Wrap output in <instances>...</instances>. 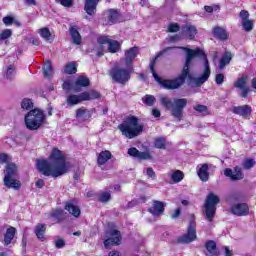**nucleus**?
Masks as SVG:
<instances>
[{
	"instance_id": "42",
	"label": "nucleus",
	"mask_w": 256,
	"mask_h": 256,
	"mask_svg": "<svg viewBox=\"0 0 256 256\" xmlns=\"http://www.w3.org/2000/svg\"><path fill=\"white\" fill-rule=\"evenodd\" d=\"M40 37L45 39L46 41H50L51 39V30L47 27H43L39 30Z\"/></svg>"
},
{
	"instance_id": "26",
	"label": "nucleus",
	"mask_w": 256,
	"mask_h": 256,
	"mask_svg": "<svg viewBox=\"0 0 256 256\" xmlns=\"http://www.w3.org/2000/svg\"><path fill=\"white\" fill-rule=\"evenodd\" d=\"M181 35H187L188 39L193 41L197 35V27L193 25H184L182 26Z\"/></svg>"
},
{
	"instance_id": "37",
	"label": "nucleus",
	"mask_w": 256,
	"mask_h": 256,
	"mask_svg": "<svg viewBox=\"0 0 256 256\" xmlns=\"http://www.w3.org/2000/svg\"><path fill=\"white\" fill-rule=\"evenodd\" d=\"M173 183H181L182 179H185V174L181 170H176L171 174Z\"/></svg>"
},
{
	"instance_id": "47",
	"label": "nucleus",
	"mask_w": 256,
	"mask_h": 256,
	"mask_svg": "<svg viewBox=\"0 0 256 256\" xmlns=\"http://www.w3.org/2000/svg\"><path fill=\"white\" fill-rule=\"evenodd\" d=\"M242 27H243L244 31H247V32L253 31V21L244 20L242 22Z\"/></svg>"
},
{
	"instance_id": "7",
	"label": "nucleus",
	"mask_w": 256,
	"mask_h": 256,
	"mask_svg": "<svg viewBox=\"0 0 256 256\" xmlns=\"http://www.w3.org/2000/svg\"><path fill=\"white\" fill-rule=\"evenodd\" d=\"M131 75H133V67L123 68L119 65L113 66L109 70V76L113 83L119 85H126L131 81Z\"/></svg>"
},
{
	"instance_id": "28",
	"label": "nucleus",
	"mask_w": 256,
	"mask_h": 256,
	"mask_svg": "<svg viewBox=\"0 0 256 256\" xmlns=\"http://www.w3.org/2000/svg\"><path fill=\"white\" fill-rule=\"evenodd\" d=\"M21 185V181L15 179V177L4 178V186L7 187V189H14V191H19V189H21Z\"/></svg>"
},
{
	"instance_id": "32",
	"label": "nucleus",
	"mask_w": 256,
	"mask_h": 256,
	"mask_svg": "<svg viewBox=\"0 0 256 256\" xmlns=\"http://www.w3.org/2000/svg\"><path fill=\"white\" fill-rule=\"evenodd\" d=\"M197 175L199 179H201L204 183L209 181V164H202V166L197 171Z\"/></svg>"
},
{
	"instance_id": "50",
	"label": "nucleus",
	"mask_w": 256,
	"mask_h": 256,
	"mask_svg": "<svg viewBox=\"0 0 256 256\" xmlns=\"http://www.w3.org/2000/svg\"><path fill=\"white\" fill-rule=\"evenodd\" d=\"M181 26L177 23H170L168 25V31L169 33H178V31H180Z\"/></svg>"
},
{
	"instance_id": "11",
	"label": "nucleus",
	"mask_w": 256,
	"mask_h": 256,
	"mask_svg": "<svg viewBox=\"0 0 256 256\" xmlns=\"http://www.w3.org/2000/svg\"><path fill=\"white\" fill-rule=\"evenodd\" d=\"M119 19H121V12L117 9L111 8L103 13L101 23L104 26L115 25V23L119 22Z\"/></svg>"
},
{
	"instance_id": "13",
	"label": "nucleus",
	"mask_w": 256,
	"mask_h": 256,
	"mask_svg": "<svg viewBox=\"0 0 256 256\" xmlns=\"http://www.w3.org/2000/svg\"><path fill=\"white\" fill-rule=\"evenodd\" d=\"M233 170L231 168L224 169L225 177H228L230 181H241L245 179V174L243 173V170L241 169V167L235 166Z\"/></svg>"
},
{
	"instance_id": "25",
	"label": "nucleus",
	"mask_w": 256,
	"mask_h": 256,
	"mask_svg": "<svg viewBox=\"0 0 256 256\" xmlns=\"http://www.w3.org/2000/svg\"><path fill=\"white\" fill-rule=\"evenodd\" d=\"M70 37L74 45H81L83 38H81V33H79V27L70 26L69 28Z\"/></svg>"
},
{
	"instance_id": "24",
	"label": "nucleus",
	"mask_w": 256,
	"mask_h": 256,
	"mask_svg": "<svg viewBox=\"0 0 256 256\" xmlns=\"http://www.w3.org/2000/svg\"><path fill=\"white\" fill-rule=\"evenodd\" d=\"M74 85H75L76 91H81L83 87H89L91 85V80L89 79V77L85 75H80L77 77Z\"/></svg>"
},
{
	"instance_id": "44",
	"label": "nucleus",
	"mask_w": 256,
	"mask_h": 256,
	"mask_svg": "<svg viewBox=\"0 0 256 256\" xmlns=\"http://www.w3.org/2000/svg\"><path fill=\"white\" fill-rule=\"evenodd\" d=\"M33 107V101L29 98H24L21 102V108L26 109L27 111L31 110Z\"/></svg>"
},
{
	"instance_id": "36",
	"label": "nucleus",
	"mask_w": 256,
	"mask_h": 256,
	"mask_svg": "<svg viewBox=\"0 0 256 256\" xmlns=\"http://www.w3.org/2000/svg\"><path fill=\"white\" fill-rule=\"evenodd\" d=\"M121 49V43L117 40H110L108 44L109 53H117Z\"/></svg>"
},
{
	"instance_id": "22",
	"label": "nucleus",
	"mask_w": 256,
	"mask_h": 256,
	"mask_svg": "<svg viewBox=\"0 0 256 256\" xmlns=\"http://www.w3.org/2000/svg\"><path fill=\"white\" fill-rule=\"evenodd\" d=\"M15 235H17V228L10 226L9 228L6 229L3 240L5 247H8V245H11V243H13Z\"/></svg>"
},
{
	"instance_id": "16",
	"label": "nucleus",
	"mask_w": 256,
	"mask_h": 256,
	"mask_svg": "<svg viewBox=\"0 0 256 256\" xmlns=\"http://www.w3.org/2000/svg\"><path fill=\"white\" fill-rule=\"evenodd\" d=\"M232 113H234V115H239L242 119H250L251 113H253V108L247 104L234 106L232 108Z\"/></svg>"
},
{
	"instance_id": "52",
	"label": "nucleus",
	"mask_w": 256,
	"mask_h": 256,
	"mask_svg": "<svg viewBox=\"0 0 256 256\" xmlns=\"http://www.w3.org/2000/svg\"><path fill=\"white\" fill-rule=\"evenodd\" d=\"M2 21L6 27H11V25H13V23H15V18L13 16H5L2 19Z\"/></svg>"
},
{
	"instance_id": "43",
	"label": "nucleus",
	"mask_w": 256,
	"mask_h": 256,
	"mask_svg": "<svg viewBox=\"0 0 256 256\" xmlns=\"http://www.w3.org/2000/svg\"><path fill=\"white\" fill-rule=\"evenodd\" d=\"M194 111H197V113H205V115H211V112H209V108L205 105L198 104L193 107Z\"/></svg>"
},
{
	"instance_id": "48",
	"label": "nucleus",
	"mask_w": 256,
	"mask_h": 256,
	"mask_svg": "<svg viewBox=\"0 0 256 256\" xmlns=\"http://www.w3.org/2000/svg\"><path fill=\"white\" fill-rule=\"evenodd\" d=\"M15 73H17L15 71V67L13 65H9L6 71V78L7 79H12L15 77Z\"/></svg>"
},
{
	"instance_id": "1",
	"label": "nucleus",
	"mask_w": 256,
	"mask_h": 256,
	"mask_svg": "<svg viewBox=\"0 0 256 256\" xmlns=\"http://www.w3.org/2000/svg\"><path fill=\"white\" fill-rule=\"evenodd\" d=\"M173 49H176V47H165L150 62V71L155 81H157L163 89H167L168 91L179 89V87L185 85L187 79L188 85L195 83L196 87H201L203 83L209 80L211 76V66H209L207 54L200 48H186V60L178 77L172 80L159 77L155 71V63H157V59H159L161 55L167 53V51H173Z\"/></svg>"
},
{
	"instance_id": "39",
	"label": "nucleus",
	"mask_w": 256,
	"mask_h": 256,
	"mask_svg": "<svg viewBox=\"0 0 256 256\" xmlns=\"http://www.w3.org/2000/svg\"><path fill=\"white\" fill-rule=\"evenodd\" d=\"M242 165L246 171H249L250 169H253V167H255L256 162L253 158H246Z\"/></svg>"
},
{
	"instance_id": "49",
	"label": "nucleus",
	"mask_w": 256,
	"mask_h": 256,
	"mask_svg": "<svg viewBox=\"0 0 256 256\" xmlns=\"http://www.w3.org/2000/svg\"><path fill=\"white\" fill-rule=\"evenodd\" d=\"M140 151L136 147H130L127 154L134 159H138Z\"/></svg>"
},
{
	"instance_id": "31",
	"label": "nucleus",
	"mask_w": 256,
	"mask_h": 256,
	"mask_svg": "<svg viewBox=\"0 0 256 256\" xmlns=\"http://www.w3.org/2000/svg\"><path fill=\"white\" fill-rule=\"evenodd\" d=\"M18 171H19V169L17 168V165L15 163H8L6 165L4 179H10L13 177H17Z\"/></svg>"
},
{
	"instance_id": "61",
	"label": "nucleus",
	"mask_w": 256,
	"mask_h": 256,
	"mask_svg": "<svg viewBox=\"0 0 256 256\" xmlns=\"http://www.w3.org/2000/svg\"><path fill=\"white\" fill-rule=\"evenodd\" d=\"M181 39H182L181 35L176 34V35L170 37V42L177 43V41H181Z\"/></svg>"
},
{
	"instance_id": "54",
	"label": "nucleus",
	"mask_w": 256,
	"mask_h": 256,
	"mask_svg": "<svg viewBox=\"0 0 256 256\" xmlns=\"http://www.w3.org/2000/svg\"><path fill=\"white\" fill-rule=\"evenodd\" d=\"M55 2L62 5V7H73V0H55Z\"/></svg>"
},
{
	"instance_id": "21",
	"label": "nucleus",
	"mask_w": 256,
	"mask_h": 256,
	"mask_svg": "<svg viewBox=\"0 0 256 256\" xmlns=\"http://www.w3.org/2000/svg\"><path fill=\"white\" fill-rule=\"evenodd\" d=\"M64 209L72 215V217H75V219H79V217H81V208L71 202H65Z\"/></svg>"
},
{
	"instance_id": "35",
	"label": "nucleus",
	"mask_w": 256,
	"mask_h": 256,
	"mask_svg": "<svg viewBox=\"0 0 256 256\" xmlns=\"http://www.w3.org/2000/svg\"><path fill=\"white\" fill-rule=\"evenodd\" d=\"M64 72L66 75H75L77 73V62H68L65 65Z\"/></svg>"
},
{
	"instance_id": "30",
	"label": "nucleus",
	"mask_w": 256,
	"mask_h": 256,
	"mask_svg": "<svg viewBox=\"0 0 256 256\" xmlns=\"http://www.w3.org/2000/svg\"><path fill=\"white\" fill-rule=\"evenodd\" d=\"M47 231V225L38 223L34 228V233L39 241H45V233Z\"/></svg>"
},
{
	"instance_id": "10",
	"label": "nucleus",
	"mask_w": 256,
	"mask_h": 256,
	"mask_svg": "<svg viewBox=\"0 0 256 256\" xmlns=\"http://www.w3.org/2000/svg\"><path fill=\"white\" fill-rule=\"evenodd\" d=\"M108 234L110 235V238L104 240L105 249H109V247H117L121 245V242L123 241V236H121V231L115 228H110L108 230Z\"/></svg>"
},
{
	"instance_id": "60",
	"label": "nucleus",
	"mask_w": 256,
	"mask_h": 256,
	"mask_svg": "<svg viewBox=\"0 0 256 256\" xmlns=\"http://www.w3.org/2000/svg\"><path fill=\"white\" fill-rule=\"evenodd\" d=\"M71 87H72V84L69 80L64 81L62 84V88L65 89L66 91H71Z\"/></svg>"
},
{
	"instance_id": "9",
	"label": "nucleus",
	"mask_w": 256,
	"mask_h": 256,
	"mask_svg": "<svg viewBox=\"0 0 256 256\" xmlns=\"http://www.w3.org/2000/svg\"><path fill=\"white\" fill-rule=\"evenodd\" d=\"M219 203H221V198L215 195V193L210 192L207 195L204 203V215L205 219L208 220L209 223H211L215 218V214L217 213V205H219Z\"/></svg>"
},
{
	"instance_id": "45",
	"label": "nucleus",
	"mask_w": 256,
	"mask_h": 256,
	"mask_svg": "<svg viewBox=\"0 0 256 256\" xmlns=\"http://www.w3.org/2000/svg\"><path fill=\"white\" fill-rule=\"evenodd\" d=\"M138 159L140 161H148L153 159V156L151 155V152H139Z\"/></svg>"
},
{
	"instance_id": "59",
	"label": "nucleus",
	"mask_w": 256,
	"mask_h": 256,
	"mask_svg": "<svg viewBox=\"0 0 256 256\" xmlns=\"http://www.w3.org/2000/svg\"><path fill=\"white\" fill-rule=\"evenodd\" d=\"M9 161V154L7 153H0V163H7Z\"/></svg>"
},
{
	"instance_id": "46",
	"label": "nucleus",
	"mask_w": 256,
	"mask_h": 256,
	"mask_svg": "<svg viewBox=\"0 0 256 256\" xmlns=\"http://www.w3.org/2000/svg\"><path fill=\"white\" fill-rule=\"evenodd\" d=\"M165 143V138H156L154 141V146L156 147V149H165Z\"/></svg>"
},
{
	"instance_id": "18",
	"label": "nucleus",
	"mask_w": 256,
	"mask_h": 256,
	"mask_svg": "<svg viewBox=\"0 0 256 256\" xmlns=\"http://www.w3.org/2000/svg\"><path fill=\"white\" fill-rule=\"evenodd\" d=\"M101 0H85L84 3V11H86L87 15L93 17L95 13H97V5Z\"/></svg>"
},
{
	"instance_id": "53",
	"label": "nucleus",
	"mask_w": 256,
	"mask_h": 256,
	"mask_svg": "<svg viewBox=\"0 0 256 256\" xmlns=\"http://www.w3.org/2000/svg\"><path fill=\"white\" fill-rule=\"evenodd\" d=\"M215 83L216 85H223V83H225V74L223 73L216 74Z\"/></svg>"
},
{
	"instance_id": "62",
	"label": "nucleus",
	"mask_w": 256,
	"mask_h": 256,
	"mask_svg": "<svg viewBox=\"0 0 256 256\" xmlns=\"http://www.w3.org/2000/svg\"><path fill=\"white\" fill-rule=\"evenodd\" d=\"M136 205H139V201L132 200V201L128 202L127 209H133V207H136Z\"/></svg>"
},
{
	"instance_id": "51",
	"label": "nucleus",
	"mask_w": 256,
	"mask_h": 256,
	"mask_svg": "<svg viewBox=\"0 0 256 256\" xmlns=\"http://www.w3.org/2000/svg\"><path fill=\"white\" fill-rule=\"evenodd\" d=\"M97 43H99V45H109L111 39H109V36H99L97 38Z\"/></svg>"
},
{
	"instance_id": "5",
	"label": "nucleus",
	"mask_w": 256,
	"mask_h": 256,
	"mask_svg": "<svg viewBox=\"0 0 256 256\" xmlns=\"http://www.w3.org/2000/svg\"><path fill=\"white\" fill-rule=\"evenodd\" d=\"M45 119L43 110L34 108L25 115L24 122L29 131H39L45 124Z\"/></svg>"
},
{
	"instance_id": "57",
	"label": "nucleus",
	"mask_w": 256,
	"mask_h": 256,
	"mask_svg": "<svg viewBox=\"0 0 256 256\" xmlns=\"http://www.w3.org/2000/svg\"><path fill=\"white\" fill-rule=\"evenodd\" d=\"M54 243H55L56 249H63V247H65V240H63L62 238L55 240Z\"/></svg>"
},
{
	"instance_id": "15",
	"label": "nucleus",
	"mask_w": 256,
	"mask_h": 256,
	"mask_svg": "<svg viewBox=\"0 0 256 256\" xmlns=\"http://www.w3.org/2000/svg\"><path fill=\"white\" fill-rule=\"evenodd\" d=\"M249 81V76L248 75H243L242 77L238 78L236 82H234V87L236 89H240L241 92V97L244 99L247 98V95H249V87H247V82Z\"/></svg>"
},
{
	"instance_id": "34",
	"label": "nucleus",
	"mask_w": 256,
	"mask_h": 256,
	"mask_svg": "<svg viewBox=\"0 0 256 256\" xmlns=\"http://www.w3.org/2000/svg\"><path fill=\"white\" fill-rule=\"evenodd\" d=\"M53 64L51 63V60H46L43 66V75L46 79H49V77L53 76Z\"/></svg>"
},
{
	"instance_id": "33",
	"label": "nucleus",
	"mask_w": 256,
	"mask_h": 256,
	"mask_svg": "<svg viewBox=\"0 0 256 256\" xmlns=\"http://www.w3.org/2000/svg\"><path fill=\"white\" fill-rule=\"evenodd\" d=\"M51 217H53V219L57 220V223H63V221H65V219H67V214L65 213V211L61 208H57L56 210H54L51 213Z\"/></svg>"
},
{
	"instance_id": "63",
	"label": "nucleus",
	"mask_w": 256,
	"mask_h": 256,
	"mask_svg": "<svg viewBox=\"0 0 256 256\" xmlns=\"http://www.w3.org/2000/svg\"><path fill=\"white\" fill-rule=\"evenodd\" d=\"M181 215V208H177L174 213L171 214V219H177Z\"/></svg>"
},
{
	"instance_id": "38",
	"label": "nucleus",
	"mask_w": 256,
	"mask_h": 256,
	"mask_svg": "<svg viewBox=\"0 0 256 256\" xmlns=\"http://www.w3.org/2000/svg\"><path fill=\"white\" fill-rule=\"evenodd\" d=\"M99 203H109L111 201V193L104 191L99 194L98 199Z\"/></svg>"
},
{
	"instance_id": "17",
	"label": "nucleus",
	"mask_w": 256,
	"mask_h": 256,
	"mask_svg": "<svg viewBox=\"0 0 256 256\" xmlns=\"http://www.w3.org/2000/svg\"><path fill=\"white\" fill-rule=\"evenodd\" d=\"M137 55H139V48L137 46L125 50L124 63L126 65H133V62L137 58Z\"/></svg>"
},
{
	"instance_id": "12",
	"label": "nucleus",
	"mask_w": 256,
	"mask_h": 256,
	"mask_svg": "<svg viewBox=\"0 0 256 256\" xmlns=\"http://www.w3.org/2000/svg\"><path fill=\"white\" fill-rule=\"evenodd\" d=\"M165 207H167L165 202L152 200V206L148 208L147 211L150 213V215H153V217H161V215L165 213Z\"/></svg>"
},
{
	"instance_id": "6",
	"label": "nucleus",
	"mask_w": 256,
	"mask_h": 256,
	"mask_svg": "<svg viewBox=\"0 0 256 256\" xmlns=\"http://www.w3.org/2000/svg\"><path fill=\"white\" fill-rule=\"evenodd\" d=\"M197 241V222L195 221V214H192L189 219V224L186 233L178 236L174 241V245H189Z\"/></svg>"
},
{
	"instance_id": "4",
	"label": "nucleus",
	"mask_w": 256,
	"mask_h": 256,
	"mask_svg": "<svg viewBox=\"0 0 256 256\" xmlns=\"http://www.w3.org/2000/svg\"><path fill=\"white\" fill-rule=\"evenodd\" d=\"M161 104L165 109L170 111L172 117L177 119V121H183V111L187 107L186 98H175L173 101L167 97H162L160 99Z\"/></svg>"
},
{
	"instance_id": "20",
	"label": "nucleus",
	"mask_w": 256,
	"mask_h": 256,
	"mask_svg": "<svg viewBox=\"0 0 256 256\" xmlns=\"http://www.w3.org/2000/svg\"><path fill=\"white\" fill-rule=\"evenodd\" d=\"M206 249L205 255L219 256L221 253L217 250V242L214 240H207L204 244Z\"/></svg>"
},
{
	"instance_id": "40",
	"label": "nucleus",
	"mask_w": 256,
	"mask_h": 256,
	"mask_svg": "<svg viewBox=\"0 0 256 256\" xmlns=\"http://www.w3.org/2000/svg\"><path fill=\"white\" fill-rule=\"evenodd\" d=\"M12 36H13V30L4 29L2 32H0V43H2V41H7V39H10V37Z\"/></svg>"
},
{
	"instance_id": "8",
	"label": "nucleus",
	"mask_w": 256,
	"mask_h": 256,
	"mask_svg": "<svg viewBox=\"0 0 256 256\" xmlns=\"http://www.w3.org/2000/svg\"><path fill=\"white\" fill-rule=\"evenodd\" d=\"M95 99H101V92L90 89L89 91H85L77 94H70L66 98V103L69 105V107H73L75 105H79V103H83V101H93Z\"/></svg>"
},
{
	"instance_id": "29",
	"label": "nucleus",
	"mask_w": 256,
	"mask_h": 256,
	"mask_svg": "<svg viewBox=\"0 0 256 256\" xmlns=\"http://www.w3.org/2000/svg\"><path fill=\"white\" fill-rule=\"evenodd\" d=\"M232 59H233V54L231 53V51H225L219 61L220 71H223V69H225V67H227L229 63H231Z\"/></svg>"
},
{
	"instance_id": "23",
	"label": "nucleus",
	"mask_w": 256,
	"mask_h": 256,
	"mask_svg": "<svg viewBox=\"0 0 256 256\" xmlns=\"http://www.w3.org/2000/svg\"><path fill=\"white\" fill-rule=\"evenodd\" d=\"M113 159V154L109 150L101 151L97 156L98 167H103L107 161Z\"/></svg>"
},
{
	"instance_id": "56",
	"label": "nucleus",
	"mask_w": 256,
	"mask_h": 256,
	"mask_svg": "<svg viewBox=\"0 0 256 256\" xmlns=\"http://www.w3.org/2000/svg\"><path fill=\"white\" fill-rule=\"evenodd\" d=\"M239 17H240V19H242V22H243V21H248V20H249V11H247V10H242V11L239 13Z\"/></svg>"
},
{
	"instance_id": "64",
	"label": "nucleus",
	"mask_w": 256,
	"mask_h": 256,
	"mask_svg": "<svg viewBox=\"0 0 256 256\" xmlns=\"http://www.w3.org/2000/svg\"><path fill=\"white\" fill-rule=\"evenodd\" d=\"M44 185H45V180H43V179H38V180L36 181V187H37L38 189H43Z\"/></svg>"
},
{
	"instance_id": "58",
	"label": "nucleus",
	"mask_w": 256,
	"mask_h": 256,
	"mask_svg": "<svg viewBox=\"0 0 256 256\" xmlns=\"http://www.w3.org/2000/svg\"><path fill=\"white\" fill-rule=\"evenodd\" d=\"M146 174L148 175V177H151V179H157V175L155 174V170H153V168H151V167L147 168Z\"/></svg>"
},
{
	"instance_id": "3",
	"label": "nucleus",
	"mask_w": 256,
	"mask_h": 256,
	"mask_svg": "<svg viewBox=\"0 0 256 256\" xmlns=\"http://www.w3.org/2000/svg\"><path fill=\"white\" fill-rule=\"evenodd\" d=\"M118 129L126 139H135V137H139L143 133L144 126L139 124L137 116L130 115L118 125Z\"/></svg>"
},
{
	"instance_id": "2",
	"label": "nucleus",
	"mask_w": 256,
	"mask_h": 256,
	"mask_svg": "<svg viewBox=\"0 0 256 256\" xmlns=\"http://www.w3.org/2000/svg\"><path fill=\"white\" fill-rule=\"evenodd\" d=\"M36 167L41 175H44V177H53L54 179L69 173L70 169L65 154L57 147L52 149L48 159H37Z\"/></svg>"
},
{
	"instance_id": "41",
	"label": "nucleus",
	"mask_w": 256,
	"mask_h": 256,
	"mask_svg": "<svg viewBox=\"0 0 256 256\" xmlns=\"http://www.w3.org/2000/svg\"><path fill=\"white\" fill-rule=\"evenodd\" d=\"M143 103H145V105H147L148 107H153V105H155V96L150 95V94H146L144 96V98L142 99Z\"/></svg>"
},
{
	"instance_id": "14",
	"label": "nucleus",
	"mask_w": 256,
	"mask_h": 256,
	"mask_svg": "<svg viewBox=\"0 0 256 256\" xmlns=\"http://www.w3.org/2000/svg\"><path fill=\"white\" fill-rule=\"evenodd\" d=\"M230 213L236 217H247L249 215V204L237 203L230 207Z\"/></svg>"
},
{
	"instance_id": "55",
	"label": "nucleus",
	"mask_w": 256,
	"mask_h": 256,
	"mask_svg": "<svg viewBox=\"0 0 256 256\" xmlns=\"http://www.w3.org/2000/svg\"><path fill=\"white\" fill-rule=\"evenodd\" d=\"M27 241V235L23 234L21 242L22 253H27Z\"/></svg>"
},
{
	"instance_id": "19",
	"label": "nucleus",
	"mask_w": 256,
	"mask_h": 256,
	"mask_svg": "<svg viewBox=\"0 0 256 256\" xmlns=\"http://www.w3.org/2000/svg\"><path fill=\"white\" fill-rule=\"evenodd\" d=\"M212 35L218 41H227L229 39V33L221 26H215L212 30Z\"/></svg>"
},
{
	"instance_id": "27",
	"label": "nucleus",
	"mask_w": 256,
	"mask_h": 256,
	"mask_svg": "<svg viewBox=\"0 0 256 256\" xmlns=\"http://www.w3.org/2000/svg\"><path fill=\"white\" fill-rule=\"evenodd\" d=\"M93 113L90 112L89 109L85 107H81L76 109L75 117L76 119H82V121H89L91 119Z\"/></svg>"
}]
</instances>
